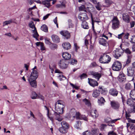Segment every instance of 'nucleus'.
<instances>
[{"mask_svg": "<svg viewBox=\"0 0 135 135\" xmlns=\"http://www.w3.org/2000/svg\"><path fill=\"white\" fill-rule=\"evenodd\" d=\"M126 79L125 76L123 73H120L118 76V80L120 82L125 81Z\"/></svg>", "mask_w": 135, "mask_h": 135, "instance_id": "nucleus-18", "label": "nucleus"}, {"mask_svg": "<svg viewBox=\"0 0 135 135\" xmlns=\"http://www.w3.org/2000/svg\"><path fill=\"white\" fill-rule=\"evenodd\" d=\"M87 77V75L85 73L83 74L80 76V77L81 79L86 78Z\"/></svg>", "mask_w": 135, "mask_h": 135, "instance_id": "nucleus-53", "label": "nucleus"}, {"mask_svg": "<svg viewBox=\"0 0 135 135\" xmlns=\"http://www.w3.org/2000/svg\"><path fill=\"white\" fill-rule=\"evenodd\" d=\"M63 48L65 50H68L70 49L71 46V44L68 42H64L62 44Z\"/></svg>", "mask_w": 135, "mask_h": 135, "instance_id": "nucleus-17", "label": "nucleus"}, {"mask_svg": "<svg viewBox=\"0 0 135 135\" xmlns=\"http://www.w3.org/2000/svg\"><path fill=\"white\" fill-rule=\"evenodd\" d=\"M82 101L88 107L90 108L91 107V104L89 100L86 98H85L82 100Z\"/></svg>", "mask_w": 135, "mask_h": 135, "instance_id": "nucleus-21", "label": "nucleus"}, {"mask_svg": "<svg viewBox=\"0 0 135 135\" xmlns=\"http://www.w3.org/2000/svg\"><path fill=\"white\" fill-rule=\"evenodd\" d=\"M88 82L89 84L91 86L94 87L95 86H98V83L97 81L88 78Z\"/></svg>", "mask_w": 135, "mask_h": 135, "instance_id": "nucleus-11", "label": "nucleus"}, {"mask_svg": "<svg viewBox=\"0 0 135 135\" xmlns=\"http://www.w3.org/2000/svg\"><path fill=\"white\" fill-rule=\"evenodd\" d=\"M81 123L80 121L78 120L77 121L74 125V127L77 129H79L81 126Z\"/></svg>", "mask_w": 135, "mask_h": 135, "instance_id": "nucleus-37", "label": "nucleus"}, {"mask_svg": "<svg viewBox=\"0 0 135 135\" xmlns=\"http://www.w3.org/2000/svg\"><path fill=\"white\" fill-rule=\"evenodd\" d=\"M112 23V27L113 29H115L119 27V21L116 17H114L111 21Z\"/></svg>", "mask_w": 135, "mask_h": 135, "instance_id": "nucleus-7", "label": "nucleus"}, {"mask_svg": "<svg viewBox=\"0 0 135 135\" xmlns=\"http://www.w3.org/2000/svg\"><path fill=\"white\" fill-rule=\"evenodd\" d=\"M62 56L65 60H69L71 57L70 54L67 52H63L62 54Z\"/></svg>", "mask_w": 135, "mask_h": 135, "instance_id": "nucleus-15", "label": "nucleus"}, {"mask_svg": "<svg viewBox=\"0 0 135 135\" xmlns=\"http://www.w3.org/2000/svg\"><path fill=\"white\" fill-rule=\"evenodd\" d=\"M125 51L126 53L128 54H130L131 53V52L130 51V50L128 48L126 49L125 50Z\"/></svg>", "mask_w": 135, "mask_h": 135, "instance_id": "nucleus-57", "label": "nucleus"}, {"mask_svg": "<svg viewBox=\"0 0 135 135\" xmlns=\"http://www.w3.org/2000/svg\"><path fill=\"white\" fill-rule=\"evenodd\" d=\"M43 31L46 32H48V28L45 25H43Z\"/></svg>", "mask_w": 135, "mask_h": 135, "instance_id": "nucleus-42", "label": "nucleus"}, {"mask_svg": "<svg viewBox=\"0 0 135 135\" xmlns=\"http://www.w3.org/2000/svg\"><path fill=\"white\" fill-rule=\"evenodd\" d=\"M29 26L32 29H35V28H36L33 22L32 21H31L29 23Z\"/></svg>", "mask_w": 135, "mask_h": 135, "instance_id": "nucleus-40", "label": "nucleus"}, {"mask_svg": "<svg viewBox=\"0 0 135 135\" xmlns=\"http://www.w3.org/2000/svg\"><path fill=\"white\" fill-rule=\"evenodd\" d=\"M90 114L91 116L94 118H97L98 116V113L96 110H92L90 113Z\"/></svg>", "mask_w": 135, "mask_h": 135, "instance_id": "nucleus-23", "label": "nucleus"}, {"mask_svg": "<svg viewBox=\"0 0 135 135\" xmlns=\"http://www.w3.org/2000/svg\"><path fill=\"white\" fill-rule=\"evenodd\" d=\"M59 131L60 132L62 133L65 134L67 132V130L65 128L61 127L59 128Z\"/></svg>", "mask_w": 135, "mask_h": 135, "instance_id": "nucleus-35", "label": "nucleus"}, {"mask_svg": "<svg viewBox=\"0 0 135 135\" xmlns=\"http://www.w3.org/2000/svg\"><path fill=\"white\" fill-rule=\"evenodd\" d=\"M44 113L46 114L48 117L49 118V117L50 116L49 115V110L48 108L46 106H45L44 109Z\"/></svg>", "mask_w": 135, "mask_h": 135, "instance_id": "nucleus-30", "label": "nucleus"}, {"mask_svg": "<svg viewBox=\"0 0 135 135\" xmlns=\"http://www.w3.org/2000/svg\"><path fill=\"white\" fill-rule=\"evenodd\" d=\"M55 73H62V72H61L59 70L56 69L55 71Z\"/></svg>", "mask_w": 135, "mask_h": 135, "instance_id": "nucleus-63", "label": "nucleus"}, {"mask_svg": "<svg viewBox=\"0 0 135 135\" xmlns=\"http://www.w3.org/2000/svg\"><path fill=\"white\" fill-rule=\"evenodd\" d=\"M82 16V17L83 20H86L88 19V16L87 15L86 13L82 14L81 15Z\"/></svg>", "mask_w": 135, "mask_h": 135, "instance_id": "nucleus-46", "label": "nucleus"}, {"mask_svg": "<svg viewBox=\"0 0 135 135\" xmlns=\"http://www.w3.org/2000/svg\"><path fill=\"white\" fill-rule=\"evenodd\" d=\"M122 67L121 63L118 61H115L112 65V69L113 70L115 71L120 70Z\"/></svg>", "mask_w": 135, "mask_h": 135, "instance_id": "nucleus-6", "label": "nucleus"}, {"mask_svg": "<svg viewBox=\"0 0 135 135\" xmlns=\"http://www.w3.org/2000/svg\"><path fill=\"white\" fill-rule=\"evenodd\" d=\"M32 33H33V37L35 38L36 40H38L37 37H38L39 35L37 32L36 28H35V29H34L33 30H32Z\"/></svg>", "mask_w": 135, "mask_h": 135, "instance_id": "nucleus-24", "label": "nucleus"}, {"mask_svg": "<svg viewBox=\"0 0 135 135\" xmlns=\"http://www.w3.org/2000/svg\"><path fill=\"white\" fill-rule=\"evenodd\" d=\"M60 33L66 39H68L70 37V33L68 31H62L60 32Z\"/></svg>", "mask_w": 135, "mask_h": 135, "instance_id": "nucleus-12", "label": "nucleus"}, {"mask_svg": "<svg viewBox=\"0 0 135 135\" xmlns=\"http://www.w3.org/2000/svg\"><path fill=\"white\" fill-rule=\"evenodd\" d=\"M99 132V130L97 128H92L91 129V133L93 135H97Z\"/></svg>", "mask_w": 135, "mask_h": 135, "instance_id": "nucleus-29", "label": "nucleus"}, {"mask_svg": "<svg viewBox=\"0 0 135 135\" xmlns=\"http://www.w3.org/2000/svg\"><path fill=\"white\" fill-rule=\"evenodd\" d=\"M122 18L123 20L126 23H129V17L127 13H124L123 14Z\"/></svg>", "mask_w": 135, "mask_h": 135, "instance_id": "nucleus-16", "label": "nucleus"}, {"mask_svg": "<svg viewBox=\"0 0 135 135\" xmlns=\"http://www.w3.org/2000/svg\"><path fill=\"white\" fill-rule=\"evenodd\" d=\"M124 33L123 32L118 35V38L119 39L121 38L122 36L124 35Z\"/></svg>", "mask_w": 135, "mask_h": 135, "instance_id": "nucleus-61", "label": "nucleus"}, {"mask_svg": "<svg viewBox=\"0 0 135 135\" xmlns=\"http://www.w3.org/2000/svg\"><path fill=\"white\" fill-rule=\"evenodd\" d=\"M105 2L106 3L107 5H109L111 3V1L110 0H105Z\"/></svg>", "mask_w": 135, "mask_h": 135, "instance_id": "nucleus-59", "label": "nucleus"}, {"mask_svg": "<svg viewBox=\"0 0 135 135\" xmlns=\"http://www.w3.org/2000/svg\"><path fill=\"white\" fill-rule=\"evenodd\" d=\"M130 24L131 25V27L132 28L135 25V22L134 21H132L130 22Z\"/></svg>", "mask_w": 135, "mask_h": 135, "instance_id": "nucleus-64", "label": "nucleus"}, {"mask_svg": "<svg viewBox=\"0 0 135 135\" xmlns=\"http://www.w3.org/2000/svg\"><path fill=\"white\" fill-rule=\"evenodd\" d=\"M36 45L37 46H39L40 45V49L41 50H42V43L40 42H37L36 43Z\"/></svg>", "mask_w": 135, "mask_h": 135, "instance_id": "nucleus-48", "label": "nucleus"}, {"mask_svg": "<svg viewBox=\"0 0 135 135\" xmlns=\"http://www.w3.org/2000/svg\"><path fill=\"white\" fill-rule=\"evenodd\" d=\"M132 100L130 99H128L127 100V104L129 105H132Z\"/></svg>", "mask_w": 135, "mask_h": 135, "instance_id": "nucleus-49", "label": "nucleus"}, {"mask_svg": "<svg viewBox=\"0 0 135 135\" xmlns=\"http://www.w3.org/2000/svg\"><path fill=\"white\" fill-rule=\"evenodd\" d=\"M65 107V105L63 102L59 100L55 103V109L59 114H61L63 113L64 109Z\"/></svg>", "mask_w": 135, "mask_h": 135, "instance_id": "nucleus-2", "label": "nucleus"}, {"mask_svg": "<svg viewBox=\"0 0 135 135\" xmlns=\"http://www.w3.org/2000/svg\"><path fill=\"white\" fill-rule=\"evenodd\" d=\"M58 65L59 68L62 69L67 68L68 65L66 61L64 59L60 60L58 62Z\"/></svg>", "mask_w": 135, "mask_h": 135, "instance_id": "nucleus-8", "label": "nucleus"}, {"mask_svg": "<svg viewBox=\"0 0 135 135\" xmlns=\"http://www.w3.org/2000/svg\"><path fill=\"white\" fill-rule=\"evenodd\" d=\"M61 127L68 130L69 127V124L65 121H63L60 123Z\"/></svg>", "mask_w": 135, "mask_h": 135, "instance_id": "nucleus-22", "label": "nucleus"}, {"mask_svg": "<svg viewBox=\"0 0 135 135\" xmlns=\"http://www.w3.org/2000/svg\"><path fill=\"white\" fill-rule=\"evenodd\" d=\"M58 77L61 81H64L66 79V78L62 75H59Z\"/></svg>", "mask_w": 135, "mask_h": 135, "instance_id": "nucleus-38", "label": "nucleus"}, {"mask_svg": "<svg viewBox=\"0 0 135 135\" xmlns=\"http://www.w3.org/2000/svg\"><path fill=\"white\" fill-rule=\"evenodd\" d=\"M96 4V5L95 6V7L97 9L98 11L101 10L102 6L100 4V3L98 2Z\"/></svg>", "mask_w": 135, "mask_h": 135, "instance_id": "nucleus-39", "label": "nucleus"}, {"mask_svg": "<svg viewBox=\"0 0 135 135\" xmlns=\"http://www.w3.org/2000/svg\"><path fill=\"white\" fill-rule=\"evenodd\" d=\"M131 112L132 113H135V105H133L131 107Z\"/></svg>", "mask_w": 135, "mask_h": 135, "instance_id": "nucleus-55", "label": "nucleus"}, {"mask_svg": "<svg viewBox=\"0 0 135 135\" xmlns=\"http://www.w3.org/2000/svg\"><path fill=\"white\" fill-rule=\"evenodd\" d=\"M120 119H115L111 120L109 118H108L105 119V121L106 122H110L112 123H114L115 122L117 121V120H119Z\"/></svg>", "mask_w": 135, "mask_h": 135, "instance_id": "nucleus-33", "label": "nucleus"}, {"mask_svg": "<svg viewBox=\"0 0 135 135\" xmlns=\"http://www.w3.org/2000/svg\"><path fill=\"white\" fill-rule=\"evenodd\" d=\"M130 42L132 43H135V35H133L132 36Z\"/></svg>", "mask_w": 135, "mask_h": 135, "instance_id": "nucleus-51", "label": "nucleus"}, {"mask_svg": "<svg viewBox=\"0 0 135 135\" xmlns=\"http://www.w3.org/2000/svg\"><path fill=\"white\" fill-rule=\"evenodd\" d=\"M50 14H48L46 16H44L43 18V19L44 20H45L47 18H48L49 16L50 15Z\"/></svg>", "mask_w": 135, "mask_h": 135, "instance_id": "nucleus-60", "label": "nucleus"}, {"mask_svg": "<svg viewBox=\"0 0 135 135\" xmlns=\"http://www.w3.org/2000/svg\"><path fill=\"white\" fill-rule=\"evenodd\" d=\"M42 96L39 94H38V95L34 91H32V94L31 95V98L32 99H34L36 98H40L42 99Z\"/></svg>", "mask_w": 135, "mask_h": 135, "instance_id": "nucleus-13", "label": "nucleus"}, {"mask_svg": "<svg viewBox=\"0 0 135 135\" xmlns=\"http://www.w3.org/2000/svg\"><path fill=\"white\" fill-rule=\"evenodd\" d=\"M99 91L97 90H94L92 94L94 98H97L100 95Z\"/></svg>", "mask_w": 135, "mask_h": 135, "instance_id": "nucleus-27", "label": "nucleus"}, {"mask_svg": "<svg viewBox=\"0 0 135 135\" xmlns=\"http://www.w3.org/2000/svg\"><path fill=\"white\" fill-rule=\"evenodd\" d=\"M51 0H47L43 1V4L46 7L49 8L50 6V2Z\"/></svg>", "mask_w": 135, "mask_h": 135, "instance_id": "nucleus-31", "label": "nucleus"}, {"mask_svg": "<svg viewBox=\"0 0 135 135\" xmlns=\"http://www.w3.org/2000/svg\"><path fill=\"white\" fill-rule=\"evenodd\" d=\"M45 43L48 45H49L50 48L52 50H54L57 47V46L56 44H51L50 42H45Z\"/></svg>", "mask_w": 135, "mask_h": 135, "instance_id": "nucleus-25", "label": "nucleus"}, {"mask_svg": "<svg viewBox=\"0 0 135 135\" xmlns=\"http://www.w3.org/2000/svg\"><path fill=\"white\" fill-rule=\"evenodd\" d=\"M109 94L111 95L114 96H117L118 94V91L116 89L112 88L110 89L109 91Z\"/></svg>", "mask_w": 135, "mask_h": 135, "instance_id": "nucleus-14", "label": "nucleus"}, {"mask_svg": "<svg viewBox=\"0 0 135 135\" xmlns=\"http://www.w3.org/2000/svg\"><path fill=\"white\" fill-rule=\"evenodd\" d=\"M131 88V85L130 84L128 83L126 85L125 88L126 89H130Z\"/></svg>", "mask_w": 135, "mask_h": 135, "instance_id": "nucleus-47", "label": "nucleus"}, {"mask_svg": "<svg viewBox=\"0 0 135 135\" xmlns=\"http://www.w3.org/2000/svg\"><path fill=\"white\" fill-rule=\"evenodd\" d=\"M105 102L104 99L102 97L98 101V103L99 104H103Z\"/></svg>", "mask_w": 135, "mask_h": 135, "instance_id": "nucleus-43", "label": "nucleus"}, {"mask_svg": "<svg viewBox=\"0 0 135 135\" xmlns=\"http://www.w3.org/2000/svg\"><path fill=\"white\" fill-rule=\"evenodd\" d=\"M110 57L107 54H104L99 59L100 62L102 63H108L110 61Z\"/></svg>", "mask_w": 135, "mask_h": 135, "instance_id": "nucleus-3", "label": "nucleus"}, {"mask_svg": "<svg viewBox=\"0 0 135 135\" xmlns=\"http://www.w3.org/2000/svg\"><path fill=\"white\" fill-rule=\"evenodd\" d=\"M91 73V75L93 76V77L96 79H97L98 80H99L101 76L100 74L94 72L92 71Z\"/></svg>", "mask_w": 135, "mask_h": 135, "instance_id": "nucleus-20", "label": "nucleus"}, {"mask_svg": "<svg viewBox=\"0 0 135 135\" xmlns=\"http://www.w3.org/2000/svg\"><path fill=\"white\" fill-rule=\"evenodd\" d=\"M130 95L132 99L135 100V90H132L130 93Z\"/></svg>", "mask_w": 135, "mask_h": 135, "instance_id": "nucleus-32", "label": "nucleus"}, {"mask_svg": "<svg viewBox=\"0 0 135 135\" xmlns=\"http://www.w3.org/2000/svg\"><path fill=\"white\" fill-rule=\"evenodd\" d=\"M110 104L111 107L113 109H118L120 107V104L117 102L115 101H110Z\"/></svg>", "mask_w": 135, "mask_h": 135, "instance_id": "nucleus-10", "label": "nucleus"}, {"mask_svg": "<svg viewBox=\"0 0 135 135\" xmlns=\"http://www.w3.org/2000/svg\"><path fill=\"white\" fill-rule=\"evenodd\" d=\"M130 128L131 129H135V126L133 124L130 125Z\"/></svg>", "mask_w": 135, "mask_h": 135, "instance_id": "nucleus-62", "label": "nucleus"}, {"mask_svg": "<svg viewBox=\"0 0 135 135\" xmlns=\"http://www.w3.org/2000/svg\"><path fill=\"white\" fill-rule=\"evenodd\" d=\"M15 22L13 19H10L8 21H6L3 23V26H4L12 23H14Z\"/></svg>", "mask_w": 135, "mask_h": 135, "instance_id": "nucleus-28", "label": "nucleus"}, {"mask_svg": "<svg viewBox=\"0 0 135 135\" xmlns=\"http://www.w3.org/2000/svg\"><path fill=\"white\" fill-rule=\"evenodd\" d=\"M77 60L75 59H71L69 61V63L71 65H74L77 64Z\"/></svg>", "mask_w": 135, "mask_h": 135, "instance_id": "nucleus-36", "label": "nucleus"}, {"mask_svg": "<svg viewBox=\"0 0 135 135\" xmlns=\"http://www.w3.org/2000/svg\"><path fill=\"white\" fill-rule=\"evenodd\" d=\"M80 119H83L85 121H87L88 120V118L86 117L84 115H81L80 116Z\"/></svg>", "mask_w": 135, "mask_h": 135, "instance_id": "nucleus-50", "label": "nucleus"}, {"mask_svg": "<svg viewBox=\"0 0 135 135\" xmlns=\"http://www.w3.org/2000/svg\"><path fill=\"white\" fill-rule=\"evenodd\" d=\"M99 41L100 44L104 46H106L107 44V42L103 38H99Z\"/></svg>", "mask_w": 135, "mask_h": 135, "instance_id": "nucleus-26", "label": "nucleus"}, {"mask_svg": "<svg viewBox=\"0 0 135 135\" xmlns=\"http://www.w3.org/2000/svg\"><path fill=\"white\" fill-rule=\"evenodd\" d=\"M85 7L84 5H82L80 6L79 9V11H84L86 12V11L85 10Z\"/></svg>", "mask_w": 135, "mask_h": 135, "instance_id": "nucleus-45", "label": "nucleus"}, {"mask_svg": "<svg viewBox=\"0 0 135 135\" xmlns=\"http://www.w3.org/2000/svg\"><path fill=\"white\" fill-rule=\"evenodd\" d=\"M68 25L69 27V28H73L74 26V25L72 22V20L70 19H69L68 20Z\"/></svg>", "mask_w": 135, "mask_h": 135, "instance_id": "nucleus-44", "label": "nucleus"}, {"mask_svg": "<svg viewBox=\"0 0 135 135\" xmlns=\"http://www.w3.org/2000/svg\"><path fill=\"white\" fill-rule=\"evenodd\" d=\"M51 37L52 41L58 43L60 41V38L57 35H52Z\"/></svg>", "mask_w": 135, "mask_h": 135, "instance_id": "nucleus-19", "label": "nucleus"}, {"mask_svg": "<svg viewBox=\"0 0 135 135\" xmlns=\"http://www.w3.org/2000/svg\"><path fill=\"white\" fill-rule=\"evenodd\" d=\"M36 8V7L35 6H34L28 9V11L29 12H31L30 14L31 15H32V12L31 11V10L33 9H34L35 8Z\"/></svg>", "mask_w": 135, "mask_h": 135, "instance_id": "nucleus-54", "label": "nucleus"}, {"mask_svg": "<svg viewBox=\"0 0 135 135\" xmlns=\"http://www.w3.org/2000/svg\"><path fill=\"white\" fill-rule=\"evenodd\" d=\"M108 135H116L113 131H110L108 133Z\"/></svg>", "mask_w": 135, "mask_h": 135, "instance_id": "nucleus-58", "label": "nucleus"}, {"mask_svg": "<svg viewBox=\"0 0 135 135\" xmlns=\"http://www.w3.org/2000/svg\"><path fill=\"white\" fill-rule=\"evenodd\" d=\"M121 44L120 46V49H117L116 50L113 51V55L114 56L116 59H118L120 56L124 52V50L122 49Z\"/></svg>", "mask_w": 135, "mask_h": 135, "instance_id": "nucleus-4", "label": "nucleus"}, {"mask_svg": "<svg viewBox=\"0 0 135 135\" xmlns=\"http://www.w3.org/2000/svg\"><path fill=\"white\" fill-rule=\"evenodd\" d=\"M127 75L129 76L133 77V80L135 76L134 71L133 68L131 67H129L127 69Z\"/></svg>", "mask_w": 135, "mask_h": 135, "instance_id": "nucleus-9", "label": "nucleus"}, {"mask_svg": "<svg viewBox=\"0 0 135 135\" xmlns=\"http://www.w3.org/2000/svg\"><path fill=\"white\" fill-rule=\"evenodd\" d=\"M32 71L31 72L30 75L27 76V79L31 86L34 88H36L37 86V83L36 79L38 76V73L37 70V67L35 66L32 69Z\"/></svg>", "mask_w": 135, "mask_h": 135, "instance_id": "nucleus-1", "label": "nucleus"}, {"mask_svg": "<svg viewBox=\"0 0 135 135\" xmlns=\"http://www.w3.org/2000/svg\"><path fill=\"white\" fill-rule=\"evenodd\" d=\"M74 46L75 48V50L77 52V50L79 48V47L77 45L76 43L74 44Z\"/></svg>", "mask_w": 135, "mask_h": 135, "instance_id": "nucleus-56", "label": "nucleus"}, {"mask_svg": "<svg viewBox=\"0 0 135 135\" xmlns=\"http://www.w3.org/2000/svg\"><path fill=\"white\" fill-rule=\"evenodd\" d=\"M82 26L84 28L88 29L89 28V26L87 22L85 21L83 22L82 25Z\"/></svg>", "mask_w": 135, "mask_h": 135, "instance_id": "nucleus-34", "label": "nucleus"}, {"mask_svg": "<svg viewBox=\"0 0 135 135\" xmlns=\"http://www.w3.org/2000/svg\"><path fill=\"white\" fill-rule=\"evenodd\" d=\"M81 115L80 114L79 112H78L76 113L75 116H74L73 117L74 118H76L77 119H80V118H81Z\"/></svg>", "mask_w": 135, "mask_h": 135, "instance_id": "nucleus-41", "label": "nucleus"}, {"mask_svg": "<svg viewBox=\"0 0 135 135\" xmlns=\"http://www.w3.org/2000/svg\"><path fill=\"white\" fill-rule=\"evenodd\" d=\"M49 119L52 122H55L56 120L60 122L63 119L62 117L56 112L54 114V117L50 116L49 117Z\"/></svg>", "mask_w": 135, "mask_h": 135, "instance_id": "nucleus-5", "label": "nucleus"}, {"mask_svg": "<svg viewBox=\"0 0 135 135\" xmlns=\"http://www.w3.org/2000/svg\"><path fill=\"white\" fill-rule=\"evenodd\" d=\"M90 132L89 131H87L83 133V135H90Z\"/></svg>", "mask_w": 135, "mask_h": 135, "instance_id": "nucleus-52", "label": "nucleus"}]
</instances>
